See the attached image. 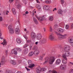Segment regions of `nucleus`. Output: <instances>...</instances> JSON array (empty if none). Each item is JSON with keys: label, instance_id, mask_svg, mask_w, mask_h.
<instances>
[{"label": "nucleus", "instance_id": "obj_2", "mask_svg": "<svg viewBox=\"0 0 73 73\" xmlns=\"http://www.w3.org/2000/svg\"><path fill=\"white\" fill-rule=\"evenodd\" d=\"M55 33L57 34L58 36V38L59 40H62V39H64V38H66V36H67V34H65L63 35L61 34L58 33L57 32H55Z\"/></svg>", "mask_w": 73, "mask_h": 73}, {"label": "nucleus", "instance_id": "obj_57", "mask_svg": "<svg viewBox=\"0 0 73 73\" xmlns=\"http://www.w3.org/2000/svg\"><path fill=\"white\" fill-rule=\"evenodd\" d=\"M37 3H40V2L38 0H35Z\"/></svg>", "mask_w": 73, "mask_h": 73}, {"label": "nucleus", "instance_id": "obj_61", "mask_svg": "<svg viewBox=\"0 0 73 73\" xmlns=\"http://www.w3.org/2000/svg\"><path fill=\"white\" fill-rule=\"evenodd\" d=\"M16 73H22L20 71H18Z\"/></svg>", "mask_w": 73, "mask_h": 73}, {"label": "nucleus", "instance_id": "obj_8", "mask_svg": "<svg viewBox=\"0 0 73 73\" xmlns=\"http://www.w3.org/2000/svg\"><path fill=\"white\" fill-rule=\"evenodd\" d=\"M63 57L64 59L62 60V62L63 64H65L67 62V58H66V57L65 56V55H63Z\"/></svg>", "mask_w": 73, "mask_h": 73}, {"label": "nucleus", "instance_id": "obj_18", "mask_svg": "<svg viewBox=\"0 0 73 73\" xmlns=\"http://www.w3.org/2000/svg\"><path fill=\"white\" fill-rule=\"evenodd\" d=\"M31 36L32 38H34L36 37V34L34 32H32L31 34Z\"/></svg>", "mask_w": 73, "mask_h": 73}, {"label": "nucleus", "instance_id": "obj_40", "mask_svg": "<svg viewBox=\"0 0 73 73\" xmlns=\"http://www.w3.org/2000/svg\"><path fill=\"white\" fill-rule=\"evenodd\" d=\"M50 3V1H46V3L48 4V3Z\"/></svg>", "mask_w": 73, "mask_h": 73}, {"label": "nucleus", "instance_id": "obj_4", "mask_svg": "<svg viewBox=\"0 0 73 73\" xmlns=\"http://www.w3.org/2000/svg\"><path fill=\"white\" fill-rule=\"evenodd\" d=\"M28 63L29 65L28 68H32L33 67L35 66V64H32V61L31 60H28Z\"/></svg>", "mask_w": 73, "mask_h": 73}, {"label": "nucleus", "instance_id": "obj_38", "mask_svg": "<svg viewBox=\"0 0 73 73\" xmlns=\"http://www.w3.org/2000/svg\"><path fill=\"white\" fill-rule=\"evenodd\" d=\"M46 70V68H43L42 69H41V71L42 72H44V71H45Z\"/></svg>", "mask_w": 73, "mask_h": 73}, {"label": "nucleus", "instance_id": "obj_56", "mask_svg": "<svg viewBox=\"0 0 73 73\" xmlns=\"http://www.w3.org/2000/svg\"><path fill=\"white\" fill-rule=\"evenodd\" d=\"M13 12L14 15H16V11H13Z\"/></svg>", "mask_w": 73, "mask_h": 73}, {"label": "nucleus", "instance_id": "obj_39", "mask_svg": "<svg viewBox=\"0 0 73 73\" xmlns=\"http://www.w3.org/2000/svg\"><path fill=\"white\" fill-rule=\"evenodd\" d=\"M27 46H28V44H25L23 46V48H27Z\"/></svg>", "mask_w": 73, "mask_h": 73}, {"label": "nucleus", "instance_id": "obj_21", "mask_svg": "<svg viewBox=\"0 0 73 73\" xmlns=\"http://www.w3.org/2000/svg\"><path fill=\"white\" fill-rule=\"evenodd\" d=\"M70 52H66V53L65 54H63V55H64V56L65 57H69V56H70Z\"/></svg>", "mask_w": 73, "mask_h": 73}, {"label": "nucleus", "instance_id": "obj_16", "mask_svg": "<svg viewBox=\"0 0 73 73\" xmlns=\"http://www.w3.org/2000/svg\"><path fill=\"white\" fill-rule=\"evenodd\" d=\"M40 53V52L39 51V50H35L34 52V54L35 56H37V55H38Z\"/></svg>", "mask_w": 73, "mask_h": 73}, {"label": "nucleus", "instance_id": "obj_52", "mask_svg": "<svg viewBox=\"0 0 73 73\" xmlns=\"http://www.w3.org/2000/svg\"><path fill=\"white\" fill-rule=\"evenodd\" d=\"M12 12H14V11H15V8H13L12 9Z\"/></svg>", "mask_w": 73, "mask_h": 73}, {"label": "nucleus", "instance_id": "obj_5", "mask_svg": "<svg viewBox=\"0 0 73 73\" xmlns=\"http://www.w3.org/2000/svg\"><path fill=\"white\" fill-rule=\"evenodd\" d=\"M5 62H6L5 59L4 58V57L3 56L2 57L1 62L0 63V67H1V65H3L5 64Z\"/></svg>", "mask_w": 73, "mask_h": 73}, {"label": "nucleus", "instance_id": "obj_23", "mask_svg": "<svg viewBox=\"0 0 73 73\" xmlns=\"http://www.w3.org/2000/svg\"><path fill=\"white\" fill-rule=\"evenodd\" d=\"M9 32L11 34L14 33V30L13 29H10L9 30Z\"/></svg>", "mask_w": 73, "mask_h": 73}, {"label": "nucleus", "instance_id": "obj_32", "mask_svg": "<svg viewBox=\"0 0 73 73\" xmlns=\"http://www.w3.org/2000/svg\"><path fill=\"white\" fill-rule=\"evenodd\" d=\"M28 50L27 48H25L24 50V53L25 54H27L28 53Z\"/></svg>", "mask_w": 73, "mask_h": 73}, {"label": "nucleus", "instance_id": "obj_27", "mask_svg": "<svg viewBox=\"0 0 73 73\" xmlns=\"http://www.w3.org/2000/svg\"><path fill=\"white\" fill-rule=\"evenodd\" d=\"M10 63L12 64V65H16V62L14 60H11L10 61Z\"/></svg>", "mask_w": 73, "mask_h": 73}, {"label": "nucleus", "instance_id": "obj_24", "mask_svg": "<svg viewBox=\"0 0 73 73\" xmlns=\"http://www.w3.org/2000/svg\"><path fill=\"white\" fill-rule=\"evenodd\" d=\"M61 62V60L60 59H58L56 61V64L57 65H58Z\"/></svg>", "mask_w": 73, "mask_h": 73}, {"label": "nucleus", "instance_id": "obj_1", "mask_svg": "<svg viewBox=\"0 0 73 73\" xmlns=\"http://www.w3.org/2000/svg\"><path fill=\"white\" fill-rule=\"evenodd\" d=\"M45 61L43 63V64H46V62H48V60L49 61L50 64H52L55 60V58L54 56H50L49 58L48 57H46L45 58Z\"/></svg>", "mask_w": 73, "mask_h": 73}, {"label": "nucleus", "instance_id": "obj_42", "mask_svg": "<svg viewBox=\"0 0 73 73\" xmlns=\"http://www.w3.org/2000/svg\"><path fill=\"white\" fill-rule=\"evenodd\" d=\"M22 1L23 3H25V4H27V1H26V0H22Z\"/></svg>", "mask_w": 73, "mask_h": 73}, {"label": "nucleus", "instance_id": "obj_64", "mask_svg": "<svg viewBox=\"0 0 73 73\" xmlns=\"http://www.w3.org/2000/svg\"><path fill=\"white\" fill-rule=\"evenodd\" d=\"M70 64H71V65H73V62L72 63L71 62H70Z\"/></svg>", "mask_w": 73, "mask_h": 73}, {"label": "nucleus", "instance_id": "obj_10", "mask_svg": "<svg viewBox=\"0 0 73 73\" xmlns=\"http://www.w3.org/2000/svg\"><path fill=\"white\" fill-rule=\"evenodd\" d=\"M36 17L37 19L39 21H42L44 20V17L43 16L42 17H38L37 15H36Z\"/></svg>", "mask_w": 73, "mask_h": 73}, {"label": "nucleus", "instance_id": "obj_19", "mask_svg": "<svg viewBox=\"0 0 73 73\" xmlns=\"http://www.w3.org/2000/svg\"><path fill=\"white\" fill-rule=\"evenodd\" d=\"M33 20L34 23H35V24H38V22L37 20L36 19V18L34 17L33 18Z\"/></svg>", "mask_w": 73, "mask_h": 73}, {"label": "nucleus", "instance_id": "obj_9", "mask_svg": "<svg viewBox=\"0 0 73 73\" xmlns=\"http://www.w3.org/2000/svg\"><path fill=\"white\" fill-rule=\"evenodd\" d=\"M39 42L40 43L45 44L46 42V39L45 38H43Z\"/></svg>", "mask_w": 73, "mask_h": 73}, {"label": "nucleus", "instance_id": "obj_45", "mask_svg": "<svg viewBox=\"0 0 73 73\" xmlns=\"http://www.w3.org/2000/svg\"><path fill=\"white\" fill-rule=\"evenodd\" d=\"M25 68L26 69L27 71H30V69L28 68L27 67H25Z\"/></svg>", "mask_w": 73, "mask_h": 73}, {"label": "nucleus", "instance_id": "obj_31", "mask_svg": "<svg viewBox=\"0 0 73 73\" xmlns=\"http://www.w3.org/2000/svg\"><path fill=\"white\" fill-rule=\"evenodd\" d=\"M62 70H64L66 68V65H63L61 66Z\"/></svg>", "mask_w": 73, "mask_h": 73}, {"label": "nucleus", "instance_id": "obj_41", "mask_svg": "<svg viewBox=\"0 0 73 73\" xmlns=\"http://www.w3.org/2000/svg\"><path fill=\"white\" fill-rule=\"evenodd\" d=\"M54 28H58V25H55L54 26Z\"/></svg>", "mask_w": 73, "mask_h": 73}, {"label": "nucleus", "instance_id": "obj_6", "mask_svg": "<svg viewBox=\"0 0 73 73\" xmlns=\"http://www.w3.org/2000/svg\"><path fill=\"white\" fill-rule=\"evenodd\" d=\"M15 5L17 8L18 9L21 7V3H19V0H16Z\"/></svg>", "mask_w": 73, "mask_h": 73}, {"label": "nucleus", "instance_id": "obj_43", "mask_svg": "<svg viewBox=\"0 0 73 73\" xmlns=\"http://www.w3.org/2000/svg\"><path fill=\"white\" fill-rule=\"evenodd\" d=\"M61 4H63L64 3V0H61Z\"/></svg>", "mask_w": 73, "mask_h": 73}, {"label": "nucleus", "instance_id": "obj_37", "mask_svg": "<svg viewBox=\"0 0 73 73\" xmlns=\"http://www.w3.org/2000/svg\"><path fill=\"white\" fill-rule=\"evenodd\" d=\"M33 49L34 50H38L37 47L36 46H35L33 48Z\"/></svg>", "mask_w": 73, "mask_h": 73}, {"label": "nucleus", "instance_id": "obj_35", "mask_svg": "<svg viewBox=\"0 0 73 73\" xmlns=\"http://www.w3.org/2000/svg\"><path fill=\"white\" fill-rule=\"evenodd\" d=\"M39 60L40 61H42L43 60V56H40L39 57Z\"/></svg>", "mask_w": 73, "mask_h": 73}, {"label": "nucleus", "instance_id": "obj_47", "mask_svg": "<svg viewBox=\"0 0 73 73\" xmlns=\"http://www.w3.org/2000/svg\"><path fill=\"white\" fill-rule=\"evenodd\" d=\"M73 69H71L70 70V73H73Z\"/></svg>", "mask_w": 73, "mask_h": 73}, {"label": "nucleus", "instance_id": "obj_54", "mask_svg": "<svg viewBox=\"0 0 73 73\" xmlns=\"http://www.w3.org/2000/svg\"><path fill=\"white\" fill-rule=\"evenodd\" d=\"M50 32H52V27L50 26Z\"/></svg>", "mask_w": 73, "mask_h": 73}, {"label": "nucleus", "instance_id": "obj_22", "mask_svg": "<svg viewBox=\"0 0 73 73\" xmlns=\"http://www.w3.org/2000/svg\"><path fill=\"white\" fill-rule=\"evenodd\" d=\"M58 31L60 33H63L64 32V29L60 28L58 29Z\"/></svg>", "mask_w": 73, "mask_h": 73}, {"label": "nucleus", "instance_id": "obj_34", "mask_svg": "<svg viewBox=\"0 0 73 73\" xmlns=\"http://www.w3.org/2000/svg\"><path fill=\"white\" fill-rule=\"evenodd\" d=\"M17 50L18 52H21V49L19 48H17Z\"/></svg>", "mask_w": 73, "mask_h": 73}, {"label": "nucleus", "instance_id": "obj_63", "mask_svg": "<svg viewBox=\"0 0 73 73\" xmlns=\"http://www.w3.org/2000/svg\"><path fill=\"white\" fill-rule=\"evenodd\" d=\"M29 13L28 11H26V12L25 13V14H28Z\"/></svg>", "mask_w": 73, "mask_h": 73}, {"label": "nucleus", "instance_id": "obj_44", "mask_svg": "<svg viewBox=\"0 0 73 73\" xmlns=\"http://www.w3.org/2000/svg\"><path fill=\"white\" fill-rule=\"evenodd\" d=\"M11 27H12V26L11 25H9L8 27V29H12V28H11Z\"/></svg>", "mask_w": 73, "mask_h": 73}, {"label": "nucleus", "instance_id": "obj_15", "mask_svg": "<svg viewBox=\"0 0 73 73\" xmlns=\"http://www.w3.org/2000/svg\"><path fill=\"white\" fill-rule=\"evenodd\" d=\"M20 32V29L18 28H17L15 30V32L17 35L19 34Z\"/></svg>", "mask_w": 73, "mask_h": 73}, {"label": "nucleus", "instance_id": "obj_30", "mask_svg": "<svg viewBox=\"0 0 73 73\" xmlns=\"http://www.w3.org/2000/svg\"><path fill=\"white\" fill-rule=\"evenodd\" d=\"M48 20L50 21H53V17L52 16L49 17Z\"/></svg>", "mask_w": 73, "mask_h": 73}, {"label": "nucleus", "instance_id": "obj_46", "mask_svg": "<svg viewBox=\"0 0 73 73\" xmlns=\"http://www.w3.org/2000/svg\"><path fill=\"white\" fill-rule=\"evenodd\" d=\"M9 13V11H6V15H8V13Z\"/></svg>", "mask_w": 73, "mask_h": 73}, {"label": "nucleus", "instance_id": "obj_7", "mask_svg": "<svg viewBox=\"0 0 73 73\" xmlns=\"http://www.w3.org/2000/svg\"><path fill=\"white\" fill-rule=\"evenodd\" d=\"M68 41L70 43H71V46L73 47V36H71L68 39Z\"/></svg>", "mask_w": 73, "mask_h": 73}, {"label": "nucleus", "instance_id": "obj_58", "mask_svg": "<svg viewBox=\"0 0 73 73\" xmlns=\"http://www.w3.org/2000/svg\"><path fill=\"white\" fill-rule=\"evenodd\" d=\"M56 10H57V9H56V8H55L53 10V11L54 12V11H56Z\"/></svg>", "mask_w": 73, "mask_h": 73}, {"label": "nucleus", "instance_id": "obj_33", "mask_svg": "<svg viewBox=\"0 0 73 73\" xmlns=\"http://www.w3.org/2000/svg\"><path fill=\"white\" fill-rule=\"evenodd\" d=\"M1 36H2V33H1V30H0V38L1 40H3V38L1 37Z\"/></svg>", "mask_w": 73, "mask_h": 73}, {"label": "nucleus", "instance_id": "obj_36", "mask_svg": "<svg viewBox=\"0 0 73 73\" xmlns=\"http://www.w3.org/2000/svg\"><path fill=\"white\" fill-rule=\"evenodd\" d=\"M69 28V26L68 25H66V29H68Z\"/></svg>", "mask_w": 73, "mask_h": 73}, {"label": "nucleus", "instance_id": "obj_26", "mask_svg": "<svg viewBox=\"0 0 73 73\" xmlns=\"http://www.w3.org/2000/svg\"><path fill=\"white\" fill-rule=\"evenodd\" d=\"M1 44H3V46H4V45H7V42L6 41V40H5L3 39V43L2 42L1 43Z\"/></svg>", "mask_w": 73, "mask_h": 73}, {"label": "nucleus", "instance_id": "obj_60", "mask_svg": "<svg viewBox=\"0 0 73 73\" xmlns=\"http://www.w3.org/2000/svg\"><path fill=\"white\" fill-rule=\"evenodd\" d=\"M24 37L25 39H27V38H28L27 37V36H24Z\"/></svg>", "mask_w": 73, "mask_h": 73}, {"label": "nucleus", "instance_id": "obj_55", "mask_svg": "<svg viewBox=\"0 0 73 73\" xmlns=\"http://www.w3.org/2000/svg\"><path fill=\"white\" fill-rule=\"evenodd\" d=\"M32 16H35V12H34V11H33L32 12Z\"/></svg>", "mask_w": 73, "mask_h": 73}, {"label": "nucleus", "instance_id": "obj_51", "mask_svg": "<svg viewBox=\"0 0 73 73\" xmlns=\"http://www.w3.org/2000/svg\"><path fill=\"white\" fill-rule=\"evenodd\" d=\"M37 8L38 9H41V7H40V6H38V7H37Z\"/></svg>", "mask_w": 73, "mask_h": 73}, {"label": "nucleus", "instance_id": "obj_28", "mask_svg": "<svg viewBox=\"0 0 73 73\" xmlns=\"http://www.w3.org/2000/svg\"><path fill=\"white\" fill-rule=\"evenodd\" d=\"M6 73H15V72H13L11 70H6Z\"/></svg>", "mask_w": 73, "mask_h": 73}, {"label": "nucleus", "instance_id": "obj_3", "mask_svg": "<svg viewBox=\"0 0 73 73\" xmlns=\"http://www.w3.org/2000/svg\"><path fill=\"white\" fill-rule=\"evenodd\" d=\"M64 50L66 52H69V51L70 50V47L68 45H65L64 46V48H62L60 50L61 52H64Z\"/></svg>", "mask_w": 73, "mask_h": 73}, {"label": "nucleus", "instance_id": "obj_50", "mask_svg": "<svg viewBox=\"0 0 73 73\" xmlns=\"http://www.w3.org/2000/svg\"><path fill=\"white\" fill-rule=\"evenodd\" d=\"M3 21V17H0V21Z\"/></svg>", "mask_w": 73, "mask_h": 73}, {"label": "nucleus", "instance_id": "obj_49", "mask_svg": "<svg viewBox=\"0 0 73 73\" xmlns=\"http://www.w3.org/2000/svg\"><path fill=\"white\" fill-rule=\"evenodd\" d=\"M14 1V0H9V2L10 3H12Z\"/></svg>", "mask_w": 73, "mask_h": 73}, {"label": "nucleus", "instance_id": "obj_17", "mask_svg": "<svg viewBox=\"0 0 73 73\" xmlns=\"http://www.w3.org/2000/svg\"><path fill=\"white\" fill-rule=\"evenodd\" d=\"M57 13L58 14L62 15V13H63V11L61 9H60L58 10Z\"/></svg>", "mask_w": 73, "mask_h": 73}, {"label": "nucleus", "instance_id": "obj_53", "mask_svg": "<svg viewBox=\"0 0 73 73\" xmlns=\"http://www.w3.org/2000/svg\"><path fill=\"white\" fill-rule=\"evenodd\" d=\"M6 55H7V54H8V51L7 50H6Z\"/></svg>", "mask_w": 73, "mask_h": 73}, {"label": "nucleus", "instance_id": "obj_14", "mask_svg": "<svg viewBox=\"0 0 73 73\" xmlns=\"http://www.w3.org/2000/svg\"><path fill=\"white\" fill-rule=\"evenodd\" d=\"M11 53L13 54H14L15 55H16L17 54V52L15 50V49H14L11 50Z\"/></svg>", "mask_w": 73, "mask_h": 73}, {"label": "nucleus", "instance_id": "obj_48", "mask_svg": "<svg viewBox=\"0 0 73 73\" xmlns=\"http://www.w3.org/2000/svg\"><path fill=\"white\" fill-rule=\"evenodd\" d=\"M57 72L55 70H53L52 71V73H57Z\"/></svg>", "mask_w": 73, "mask_h": 73}, {"label": "nucleus", "instance_id": "obj_29", "mask_svg": "<svg viewBox=\"0 0 73 73\" xmlns=\"http://www.w3.org/2000/svg\"><path fill=\"white\" fill-rule=\"evenodd\" d=\"M34 54V52H31L28 54V56H32Z\"/></svg>", "mask_w": 73, "mask_h": 73}, {"label": "nucleus", "instance_id": "obj_11", "mask_svg": "<svg viewBox=\"0 0 73 73\" xmlns=\"http://www.w3.org/2000/svg\"><path fill=\"white\" fill-rule=\"evenodd\" d=\"M49 38V39H50V40H54V39H55V37H54V35H53V34H51L50 35Z\"/></svg>", "mask_w": 73, "mask_h": 73}, {"label": "nucleus", "instance_id": "obj_25", "mask_svg": "<svg viewBox=\"0 0 73 73\" xmlns=\"http://www.w3.org/2000/svg\"><path fill=\"white\" fill-rule=\"evenodd\" d=\"M49 6L48 5H45L43 7V9L45 10L48 9H49Z\"/></svg>", "mask_w": 73, "mask_h": 73}, {"label": "nucleus", "instance_id": "obj_20", "mask_svg": "<svg viewBox=\"0 0 73 73\" xmlns=\"http://www.w3.org/2000/svg\"><path fill=\"white\" fill-rule=\"evenodd\" d=\"M16 41L18 44H20V43L21 42V39L19 38H17L16 40Z\"/></svg>", "mask_w": 73, "mask_h": 73}, {"label": "nucleus", "instance_id": "obj_13", "mask_svg": "<svg viewBox=\"0 0 73 73\" xmlns=\"http://www.w3.org/2000/svg\"><path fill=\"white\" fill-rule=\"evenodd\" d=\"M42 37V35L40 34H38L36 35V38L38 40H40Z\"/></svg>", "mask_w": 73, "mask_h": 73}, {"label": "nucleus", "instance_id": "obj_59", "mask_svg": "<svg viewBox=\"0 0 73 73\" xmlns=\"http://www.w3.org/2000/svg\"><path fill=\"white\" fill-rule=\"evenodd\" d=\"M24 31H25V32H26V33H27L28 32V31L27 32V29H24Z\"/></svg>", "mask_w": 73, "mask_h": 73}, {"label": "nucleus", "instance_id": "obj_62", "mask_svg": "<svg viewBox=\"0 0 73 73\" xmlns=\"http://www.w3.org/2000/svg\"><path fill=\"white\" fill-rule=\"evenodd\" d=\"M71 28L72 29H73V24L71 26Z\"/></svg>", "mask_w": 73, "mask_h": 73}, {"label": "nucleus", "instance_id": "obj_12", "mask_svg": "<svg viewBox=\"0 0 73 73\" xmlns=\"http://www.w3.org/2000/svg\"><path fill=\"white\" fill-rule=\"evenodd\" d=\"M41 72V68L40 67H37L36 69V72L37 73H40Z\"/></svg>", "mask_w": 73, "mask_h": 73}]
</instances>
